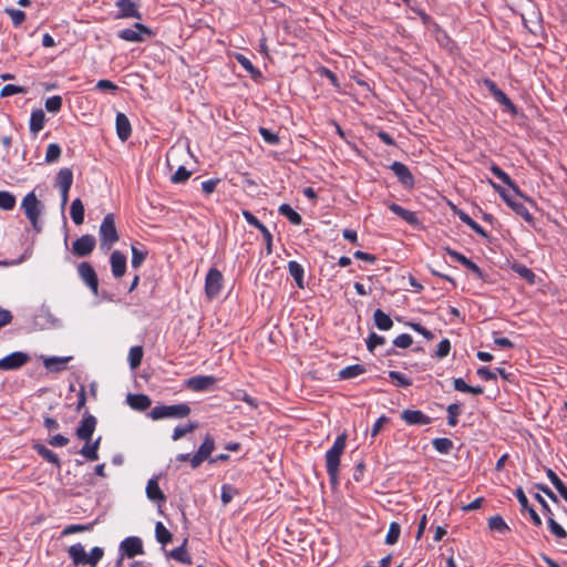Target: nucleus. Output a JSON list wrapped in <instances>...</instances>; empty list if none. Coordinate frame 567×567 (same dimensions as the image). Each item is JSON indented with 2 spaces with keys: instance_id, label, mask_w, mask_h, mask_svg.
I'll return each instance as SVG.
<instances>
[{
  "instance_id": "nucleus-16",
  "label": "nucleus",
  "mask_w": 567,
  "mask_h": 567,
  "mask_svg": "<svg viewBox=\"0 0 567 567\" xmlns=\"http://www.w3.org/2000/svg\"><path fill=\"white\" fill-rule=\"evenodd\" d=\"M445 250L455 261L462 264L470 271H472L476 276V278H478V279H483L484 278L483 270L474 261L468 259L463 254H461V252H458L456 250L451 249L450 247H447Z\"/></svg>"
},
{
  "instance_id": "nucleus-47",
  "label": "nucleus",
  "mask_w": 567,
  "mask_h": 567,
  "mask_svg": "<svg viewBox=\"0 0 567 567\" xmlns=\"http://www.w3.org/2000/svg\"><path fill=\"white\" fill-rule=\"evenodd\" d=\"M196 427H197V424L193 423V422H189L188 424L183 425V426H181V425L176 426L174 429V431H173V434H172L173 441L181 440L186 434L192 433L193 431H195Z\"/></svg>"
},
{
  "instance_id": "nucleus-63",
  "label": "nucleus",
  "mask_w": 567,
  "mask_h": 567,
  "mask_svg": "<svg viewBox=\"0 0 567 567\" xmlns=\"http://www.w3.org/2000/svg\"><path fill=\"white\" fill-rule=\"evenodd\" d=\"M95 87L100 91H109V92H116L118 90V86L113 83L112 81L110 80H100L97 81Z\"/></svg>"
},
{
  "instance_id": "nucleus-37",
  "label": "nucleus",
  "mask_w": 567,
  "mask_h": 567,
  "mask_svg": "<svg viewBox=\"0 0 567 567\" xmlns=\"http://www.w3.org/2000/svg\"><path fill=\"white\" fill-rule=\"evenodd\" d=\"M488 527L491 530L497 532L499 534H506L511 530L506 522L501 515H494L488 518Z\"/></svg>"
},
{
  "instance_id": "nucleus-61",
  "label": "nucleus",
  "mask_w": 567,
  "mask_h": 567,
  "mask_svg": "<svg viewBox=\"0 0 567 567\" xmlns=\"http://www.w3.org/2000/svg\"><path fill=\"white\" fill-rule=\"evenodd\" d=\"M6 13L10 16L16 27L20 25L25 19L24 12L18 9H6Z\"/></svg>"
},
{
  "instance_id": "nucleus-14",
  "label": "nucleus",
  "mask_w": 567,
  "mask_h": 567,
  "mask_svg": "<svg viewBox=\"0 0 567 567\" xmlns=\"http://www.w3.org/2000/svg\"><path fill=\"white\" fill-rule=\"evenodd\" d=\"M390 168L404 187L412 188L414 186V177L405 164L393 162Z\"/></svg>"
},
{
  "instance_id": "nucleus-53",
  "label": "nucleus",
  "mask_w": 567,
  "mask_h": 567,
  "mask_svg": "<svg viewBox=\"0 0 567 567\" xmlns=\"http://www.w3.org/2000/svg\"><path fill=\"white\" fill-rule=\"evenodd\" d=\"M549 530L559 539L567 537V532L554 519V516H548Z\"/></svg>"
},
{
  "instance_id": "nucleus-31",
  "label": "nucleus",
  "mask_w": 567,
  "mask_h": 567,
  "mask_svg": "<svg viewBox=\"0 0 567 567\" xmlns=\"http://www.w3.org/2000/svg\"><path fill=\"white\" fill-rule=\"evenodd\" d=\"M374 324L379 330L388 331L392 328L393 321L389 315L381 309H377L373 313Z\"/></svg>"
},
{
  "instance_id": "nucleus-18",
  "label": "nucleus",
  "mask_w": 567,
  "mask_h": 567,
  "mask_svg": "<svg viewBox=\"0 0 567 567\" xmlns=\"http://www.w3.org/2000/svg\"><path fill=\"white\" fill-rule=\"evenodd\" d=\"M115 6L118 9L117 18H142V14L133 0H117Z\"/></svg>"
},
{
  "instance_id": "nucleus-15",
  "label": "nucleus",
  "mask_w": 567,
  "mask_h": 567,
  "mask_svg": "<svg viewBox=\"0 0 567 567\" xmlns=\"http://www.w3.org/2000/svg\"><path fill=\"white\" fill-rule=\"evenodd\" d=\"M401 419L408 425H427L432 422V419L421 410H403L401 413Z\"/></svg>"
},
{
  "instance_id": "nucleus-55",
  "label": "nucleus",
  "mask_w": 567,
  "mask_h": 567,
  "mask_svg": "<svg viewBox=\"0 0 567 567\" xmlns=\"http://www.w3.org/2000/svg\"><path fill=\"white\" fill-rule=\"evenodd\" d=\"M237 493H238V491L234 486H231L229 484H224L221 486V495H220L223 504L227 505L228 503H230Z\"/></svg>"
},
{
  "instance_id": "nucleus-21",
  "label": "nucleus",
  "mask_w": 567,
  "mask_h": 567,
  "mask_svg": "<svg viewBox=\"0 0 567 567\" xmlns=\"http://www.w3.org/2000/svg\"><path fill=\"white\" fill-rule=\"evenodd\" d=\"M110 262L112 275L115 278H121L126 271V256L118 250H114L111 254Z\"/></svg>"
},
{
  "instance_id": "nucleus-46",
  "label": "nucleus",
  "mask_w": 567,
  "mask_h": 567,
  "mask_svg": "<svg viewBox=\"0 0 567 567\" xmlns=\"http://www.w3.org/2000/svg\"><path fill=\"white\" fill-rule=\"evenodd\" d=\"M132 267L137 269L145 261L147 251L138 249L135 245H132Z\"/></svg>"
},
{
  "instance_id": "nucleus-39",
  "label": "nucleus",
  "mask_w": 567,
  "mask_h": 567,
  "mask_svg": "<svg viewBox=\"0 0 567 567\" xmlns=\"http://www.w3.org/2000/svg\"><path fill=\"white\" fill-rule=\"evenodd\" d=\"M100 441H101V439L99 437L92 444H89V442H86V444L82 447L80 453L84 457H86L89 461H96L99 458L97 450H99Z\"/></svg>"
},
{
  "instance_id": "nucleus-58",
  "label": "nucleus",
  "mask_w": 567,
  "mask_h": 567,
  "mask_svg": "<svg viewBox=\"0 0 567 567\" xmlns=\"http://www.w3.org/2000/svg\"><path fill=\"white\" fill-rule=\"evenodd\" d=\"M385 343V338L382 336H379L374 332H371L367 340V348L369 351H373L375 347L382 346Z\"/></svg>"
},
{
  "instance_id": "nucleus-52",
  "label": "nucleus",
  "mask_w": 567,
  "mask_h": 567,
  "mask_svg": "<svg viewBox=\"0 0 567 567\" xmlns=\"http://www.w3.org/2000/svg\"><path fill=\"white\" fill-rule=\"evenodd\" d=\"M190 171H188L185 166H179L177 171L172 175L171 182L173 184L185 183L190 177Z\"/></svg>"
},
{
  "instance_id": "nucleus-6",
  "label": "nucleus",
  "mask_w": 567,
  "mask_h": 567,
  "mask_svg": "<svg viewBox=\"0 0 567 567\" xmlns=\"http://www.w3.org/2000/svg\"><path fill=\"white\" fill-rule=\"evenodd\" d=\"M484 86L489 91L492 96L496 102L503 105L511 114H517L516 105L511 101V99L496 85L494 81L491 79L483 80Z\"/></svg>"
},
{
  "instance_id": "nucleus-5",
  "label": "nucleus",
  "mask_w": 567,
  "mask_h": 567,
  "mask_svg": "<svg viewBox=\"0 0 567 567\" xmlns=\"http://www.w3.org/2000/svg\"><path fill=\"white\" fill-rule=\"evenodd\" d=\"M154 32L148 27L136 22L134 28L122 29L117 32V37L124 41L140 43L145 40V37H153Z\"/></svg>"
},
{
  "instance_id": "nucleus-22",
  "label": "nucleus",
  "mask_w": 567,
  "mask_h": 567,
  "mask_svg": "<svg viewBox=\"0 0 567 567\" xmlns=\"http://www.w3.org/2000/svg\"><path fill=\"white\" fill-rule=\"evenodd\" d=\"M385 205L393 214L399 216L401 219L406 221L409 225L417 226L420 224V220L414 212L408 210L395 203H385Z\"/></svg>"
},
{
  "instance_id": "nucleus-35",
  "label": "nucleus",
  "mask_w": 567,
  "mask_h": 567,
  "mask_svg": "<svg viewBox=\"0 0 567 567\" xmlns=\"http://www.w3.org/2000/svg\"><path fill=\"white\" fill-rule=\"evenodd\" d=\"M279 214L285 216L292 225L299 226L302 223V217L289 204H282L278 209Z\"/></svg>"
},
{
  "instance_id": "nucleus-2",
  "label": "nucleus",
  "mask_w": 567,
  "mask_h": 567,
  "mask_svg": "<svg viewBox=\"0 0 567 567\" xmlns=\"http://www.w3.org/2000/svg\"><path fill=\"white\" fill-rule=\"evenodd\" d=\"M190 414V406L187 403H179L173 405H156L151 411V416L154 420L166 417L182 419Z\"/></svg>"
},
{
  "instance_id": "nucleus-23",
  "label": "nucleus",
  "mask_w": 567,
  "mask_h": 567,
  "mask_svg": "<svg viewBox=\"0 0 567 567\" xmlns=\"http://www.w3.org/2000/svg\"><path fill=\"white\" fill-rule=\"evenodd\" d=\"M116 134L122 142L130 138L132 126L128 117L124 113H117L115 118Z\"/></svg>"
},
{
  "instance_id": "nucleus-41",
  "label": "nucleus",
  "mask_w": 567,
  "mask_h": 567,
  "mask_svg": "<svg viewBox=\"0 0 567 567\" xmlns=\"http://www.w3.org/2000/svg\"><path fill=\"white\" fill-rule=\"evenodd\" d=\"M143 359V348L141 346H135L130 349L128 352V362L132 369H136L141 365Z\"/></svg>"
},
{
  "instance_id": "nucleus-45",
  "label": "nucleus",
  "mask_w": 567,
  "mask_h": 567,
  "mask_svg": "<svg viewBox=\"0 0 567 567\" xmlns=\"http://www.w3.org/2000/svg\"><path fill=\"white\" fill-rule=\"evenodd\" d=\"M447 424L455 426L458 423V415L461 414V404L452 403L447 406Z\"/></svg>"
},
{
  "instance_id": "nucleus-40",
  "label": "nucleus",
  "mask_w": 567,
  "mask_h": 567,
  "mask_svg": "<svg viewBox=\"0 0 567 567\" xmlns=\"http://www.w3.org/2000/svg\"><path fill=\"white\" fill-rule=\"evenodd\" d=\"M432 445L441 454H449L453 449V442L447 437H436L432 441Z\"/></svg>"
},
{
  "instance_id": "nucleus-56",
  "label": "nucleus",
  "mask_w": 567,
  "mask_h": 567,
  "mask_svg": "<svg viewBox=\"0 0 567 567\" xmlns=\"http://www.w3.org/2000/svg\"><path fill=\"white\" fill-rule=\"evenodd\" d=\"M259 133L269 145H278L280 142L279 136L266 127H259Z\"/></svg>"
},
{
  "instance_id": "nucleus-64",
  "label": "nucleus",
  "mask_w": 567,
  "mask_h": 567,
  "mask_svg": "<svg viewBox=\"0 0 567 567\" xmlns=\"http://www.w3.org/2000/svg\"><path fill=\"white\" fill-rule=\"evenodd\" d=\"M220 183L219 178H212L202 183V189L206 195H210L215 192L217 185Z\"/></svg>"
},
{
  "instance_id": "nucleus-12",
  "label": "nucleus",
  "mask_w": 567,
  "mask_h": 567,
  "mask_svg": "<svg viewBox=\"0 0 567 567\" xmlns=\"http://www.w3.org/2000/svg\"><path fill=\"white\" fill-rule=\"evenodd\" d=\"M30 361V357L24 352H13L0 359V370H16Z\"/></svg>"
},
{
  "instance_id": "nucleus-62",
  "label": "nucleus",
  "mask_w": 567,
  "mask_h": 567,
  "mask_svg": "<svg viewBox=\"0 0 567 567\" xmlns=\"http://www.w3.org/2000/svg\"><path fill=\"white\" fill-rule=\"evenodd\" d=\"M243 216L250 226H254L258 230L264 228L265 225L251 212L244 209Z\"/></svg>"
},
{
  "instance_id": "nucleus-42",
  "label": "nucleus",
  "mask_w": 567,
  "mask_h": 567,
  "mask_svg": "<svg viewBox=\"0 0 567 567\" xmlns=\"http://www.w3.org/2000/svg\"><path fill=\"white\" fill-rule=\"evenodd\" d=\"M62 97L60 95H53L45 100L44 107L49 113L56 114L62 109Z\"/></svg>"
},
{
  "instance_id": "nucleus-48",
  "label": "nucleus",
  "mask_w": 567,
  "mask_h": 567,
  "mask_svg": "<svg viewBox=\"0 0 567 567\" xmlns=\"http://www.w3.org/2000/svg\"><path fill=\"white\" fill-rule=\"evenodd\" d=\"M171 556L175 560L181 561L183 564H186V565H190L192 564V558H190L189 554L187 553V550L185 549L184 545L174 548L171 551Z\"/></svg>"
},
{
  "instance_id": "nucleus-7",
  "label": "nucleus",
  "mask_w": 567,
  "mask_h": 567,
  "mask_svg": "<svg viewBox=\"0 0 567 567\" xmlns=\"http://www.w3.org/2000/svg\"><path fill=\"white\" fill-rule=\"evenodd\" d=\"M215 450V440L212 435L207 434L203 443L199 445L197 452L192 456V468H198L206 460L209 461L212 453Z\"/></svg>"
},
{
  "instance_id": "nucleus-20",
  "label": "nucleus",
  "mask_w": 567,
  "mask_h": 567,
  "mask_svg": "<svg viewBox=\"0 0 567 567\" xmlns=\"http://www.w3.org/2000/svg\"><path fill=\"white\" fill-rule=\"evenodd\" d=\"M43 364L49 372H61L66 370L72 357H41Z\"/></svg>"
},
{
  "instance_id": "nucleus-36",
  "label": "nucleus",
  "mask_w": 567,
  "mask_h": 567,
  "mask_svg": "<svg viewBox=\"0 0 567 567\" xmlns=\"http://www.w3.org/2000/svg\"><path fill=\"white\" fill-rule=\"evenodd\" d=\"M236 61L251 75L252 79L261 76V72L251 63V61L244 54H236Z\"/></svg>"
},
{
  "instance_id": "nucleus-44",
  "label": "nucleus",
  "mask_w": 567,
  "mask_h": 567,
  "mask_svg": "<svg viewBox=\"0 0 567 567\" xmlns=\"http://www.w3.org/2000/svg\"><path fill=\"white\" fill-rule=\"evenodd\" d=\"M400 534H401L400 524L396 522H392L389 526V530L385 536V544L394 545L399 540Z\"/></svg>"
},
{
  "instance_id": "nucleus-24",
  "label": "nucleus",
  "mask_w": 567,
  "mask_h": 567,
  "mask_svg": "<svg viewBox=\"0 0 567 567\" xmlns=\"http://www.w3.org/2000/svg\"><path fill=\"white\" fill-rule=\"evenodd\" d=\"M21 209H23L31 225L35 228V190H31L25 195L21 203Z\"/></svg>"
},
{
  "instance_id": "nucleus-8",
  "label": "nucleus",
  "mask_w": 567,
  "mask_h": 567,
  "mask_svg": "<svg viewBox=\"0 0 567 567\" xmlns=\"http://www.w3.org/2000/svg\"><path fill=\"white\" fill-rule=\"evenodd\" d=\"M493 188L499 194V196L503 198V200L520 217H523L525 220L530 221L533 219L532 214L529 213L528 208L523 204L515 202L511 196L506 194L504 188H502L499 185L494 183L493 181H489Z\"/></svg>"
},
{
  "instance_id": "nucleus-27",
  "label": "nucleus",
  "mask_w": 567,
  "mask_h": 567,
  "mask_svg": "<svg viewBox=\"0 0 567 567\" xmlns=\"http://www.w3.org/2000/svg\"><path fill=\"white\" fill-rule=\"evenodd\" d=\"M288 271L296 281L297 287L299 289H305V269L302 265L296 260H290L288 262Z\"/></svg>"
},
{
  "instance_id": "nucleus-54",
  "label": "nucleus",
  "mask_w": 567,
  "mask_h": 567,
  "mask_svg": "<svg viewBox=\"0 0 567 567\" xmlns=\"http://www.w3.org/2000/svg\"><path fill=\"white\" fill-rule=\"evenodd\" d=\"M61 156V147L56 143H52L48 146L47 153H45V162L47 163H54L59 159Z\"/></svg>"
},
{
  "instance_id": "nucleus-32",
  "label": "nucleus",
  "mask_w": 567,
  "mask_h": 567,
  "mask_svg": "<svg viewBox=\"0 0 567 567\" xmlns=\"http://www.w3.org/2000/svg\"><path fill=\"white\" fill-rule=\"evenodd\" d=\"M70 216L75 225H82L84 221V205L80 198H75L70 207Z\"/></svg>"
},
{
  "instance_id": "nucleus-51",
  "label": "nucleus",
  "mask_w": 567,
  "mask_h": 567,
  "mask_svg": "<svg viewBox=\"0 0 567 567\" xmlns=\"http://www.w3.org/2000/svg\"><path fill=\"white\" fill-rule=\"evenodd\" d=\"M38 454H40L44 460H47L48 462L54 464L58 468H60V466H61L60 458L51 450L47 449L45 446L38 445Z\"/></svg>"
},
{
  "instance_id": "nucleus-50",
  "label": "nucleus",
  "mask_w": 567,
  "mask_h": 567,
  "mask_svg": "<svg viewBox=\"0 0 567 567\" xmlns=\"http://www.w3.org/2000/svg\"><path fill=\"white\" fill-rule=\"evenodd\" d=\"M233 398L235 400H239V401L247 403L252 409L258 408V400L252 398L245 390H236V392L233 393Z\"/></svg>"
},
{
  "instance_id": "nucleus-29",
  "label": "nucleus",
  "mask_w": 567,
  "mask_h": 567,
  "mask_svg": "<svg viewBox=\"0 0 567 567\" xmlns=\"http://www.w3.org/2000/svg\"><path fill=\"white\" fill-rule=\"evenodd\" d=\"M127 403L134 410L144 411L151 406L152 401L146 394H128Z\"/></svg>"
},
{
  "instance_id": "nucleus-9",
  "label": "nucleus",
  "mask_w": 567,
  "mask_h": 567,
  "mask_svg": "<svg viewBox=\"0 0 567 567\" xmlns=\"http://www.w3.org/2000/svg\"><path fill=\"white\" fill-rule=\"evenodd\" d=\"M78 274L82 281L96 296L99 292V278L91 264L83 261L78 266Z\"/></svg>"
},
{
  "instance_id": "nucleus-13",
  "label": "nucleus",
  "mask_w": 567,
  "mask_h": 567,
  "mask_svg": "<svg viewBox=\"0 0 567 567\" xmlns=\"http://www.w3.org/2000/svg\"><path fill=\"white\" fill-rule=\"evenodd\" d=\"M120 550L122 556L127 558H134L137 555H142L144 554L142 539L135 536L127 537L121 543Z\"/></svg>"
},
{
  "instance_id": "nucleus-43",
  "label": "nucleus",
  "mask_w": 567,
  "mask_h": 567,
  "mask_svg": "<svg viewBox=\"0 0 567 567\" xmlns=\"http://www.w3.org/2000/svg\"><path fill=\"white\" fill-rule=\"evenodd\" d=\"M16 206V197L7 190H0V208L3 210H11Z\"/></svg>"
},
{
  "instance_id": "nucleus-3",
  "label": "nucleus",
  "mask_w": 567,
  "mask_h": 567,
  "mask_svg": "<svg viewBox=\"0 0 567 567\" xmlns=\"http://www.w3.org/2000/svg\"><path fill=\"white\" fill-rule=\"evenodd\" d=\"M100 240L101 246L111 248L118 240V233L115 225V217L112 213L104 216L101 225H100Z\"/></svg>"
},
{
  "instance_id": "nucleus-10",
  "label": "nucleus",
  "mask_w": 567,
  "mask_h": 567,
  "mask_svg": "<svg viewBox=\"0 0 567 567\" xmlns=\"http://www.w3.org/2000/svg\"><path fill=\"white\" fill-rule=\"evenodd\" d=\"M217 382L214 375H195L185 381V386L194 392L212 390Z\"/></svg>"
},
{
  "instance_id": "nucleus-57",
  "label": "nucleus",
  "mask_w": 567,
  "mask_h": 567,
  "mask_svg": "<svg viewBox=\"0 0 567 567\" xmlns=\"http://www.w3.org/2000/svg\"><path fill=\"white\" fill-rule=\"evenodd\" d=\"M104 550L101 547H93L90 555L86 556V559L89 560L86 565H90L92 567L96 566L97 563L103 558Z\"/></svg>"
},
{
  "instance_id": "nucleus-26",
  "label": "nucleus",
  "mask_w": 567,
  "mask_h": 567,
  "mask_svg": "<svg viewBox=\"0 0 567 567\" xmlns=\"http://www.w3.org/2000/svg\"><path fill=\"white\" fill-rule=\"evenodd\" d=\"M68 553L69 557L72 559L75 566H84L89 561L86 559L87 554L84 549V546L80 543L70 546Z\"/></svg>"
},
{
  "instance_id": "nucleus-28",
  "label": "nucleus",
  "mask_w": 567,
  "mask_h": 567,
  "mask_svg": "<svg viewBox=\"0 0 567 567\" xmlns=\"http://www.w3.org/2000/svg\"><path fill=\"white\" fill-rule=\"evenodd\" d=\"M146 495L153 502L164 503L166 501L165 494L159 488V485H158V482L156 478H151L147 482Z\"/></svg>"
},
{
  "instance_id": "nucleus-34",
  "label": "nucleus",
  "mask_w": 567,
  "mask_h": 567,
  "mask_svg": "<svg viewBox=\"0 0 567 567\" xmlns=\"http://www.w3.org/2000/svg\"><path fill=\"white\" fill-rule=\"evenodd\" d=\"M512 270L516 272L520 278L526 280L529 285H534L536 280L535 272L523 264L514 262L511 266Z\"/></svg>"
},
{
  "instance_id": "nucleus-17",
  "label": "nucleus",
  "mask_w": 567,
  "mask_h": 567,
  "mask_svg": "<svg viewBox=\"0 0 567 567\" xmlns=\"http://www.w3.org/2000/svg\"><path fill=\"white\" fill-rule=\"evenodd\" d=\"M515 496L520 505V511L527 512L529 514V517L535 526H542V519L539 515L536 513V511L529 505L528 498L525 495L522 487H517L515 489Z\"/></svg>"
},
{
  "instance_id": "nucleus-1",
  "label": "nucleus",
  "mask_w": 567,
  "mask_h": 567,
  "mask_svg": "<svg viewBox=\"0 0 567 567\" xmlns=\"http://www.w3.org/2000/svg\"><path fill=\"white\" fill-rule=\"evenodd\" d=\"M347 435L344 433L337 436L332 446L326 452V467L330 484L333 488L339 485V467L341 455L344 452Z\"/></svg>"
},
{
  "instance_id": "nucleus-11",
  "label": "nucleus",
  "mask_w": 567,
  "mask_h": 567,
  "mask_svg": "<svg viewBox=\"0 0 567 567\" xmlns=\"http://www.w3.org/2000/svg\"><path fill=\"white\" fill-rule=\"evenodd\" d=\"M95 245L94 236L83 235L73 243L72 252L76 257H86L94 250Z\"/></svg>"
},
{
  "instance_id": "nucleus-19",
  "label": "nucleus",
  "mask_w": 567,
  "mask_h": 567,
  "mask_svg": "<svg viewBox=\"0 0 567 567\" xmlns=\"http://www.w3.org/2000/svg\"><path fill=\"white\" fill-rule=\"evenodd\" d=\"M96 426V419L93 415L85 416L80 426L76 429V436L80 440H84L86 442L91 441V437L93 435V432Z\"/></svg>"
},
{
  "instance_id": "nucleus-33",
  "label": "nucleus",
  "mask_w": 567,
  "mask_h": 567,
  "mask_svg": "<svg viewBox=\"0 0 567 567\" xmlns=\"http://www.w3.org/2000/svg\"><path fill=\"white\" fill-rule=\"evenodd\" d=\"M367 371L362 364L348 365L341 369L338 373L340 380H349L363 374Z\"/></svg>"
},
{
  "instance_id": "nucleus-4",
  "label": "nucleus",
  "mask_w": 567,
  "mask_h": 567,
  "mask_svg": "<svg viewBox=\"0 0 567 567\" xmlns=\"http://www.w3.org/2000/svg\"><path fill=\"white\" fill-rule=\"evenodd\" d=\"M224 286L223 274L217 268H210L205 278V295L207 299L217 298Z\"/></svg>"
},
{
  "instance_id": "nucleus-38",
  "label": "nucleus",
  "mask_w": 567,
  "mask_h": 567,
  "mask_svg": "<svg viewBox=\"0 0 567 567\" xmlns=\"http://www.w3.org/2000/svg\"><path fill=\"white\" fill-rule=\"evenodd\" d=\"M155 537L158 543L166 545L172 542V533L164 526L162 522H157L155 525Z\"/></svg>"
},
{
  "instance_id": "nucleus-25",
  "label": "nucleus",
  "mask_w": 567,
  "mask_h": 567,
  "mask_svg": "<svg viewBox=\"0 0 567 567\" xmlns=\"http://www.w3.org/2000/svg\"><path fill=\"white\" fill-rule=\"evenodd\" d=\"M492 174L501 179L504 184H506L508 187L513 189V192L518 195L519 197H525L523 193L520 192L519 187L515 184V182L511 178V176L504 172L498 165L493 164L491 166Z\"/></svg>"
},
{
  "instance_id": "nucleus-59",
  "label": "nucleus",
  "mask_w": 567,
  "mask_h": 567,
  "mask_svg": "<svg viewBox=\"0 0 567 567\" xmlns=\"http://www.w3.org/2000/svg\"><path fill=\"white\" fill-rule=\"evenodd\" d=\"M413 343V339L408 333L399 334L394 340L393 344L398 348L406 349Z\"/></svg>"
},
{
  "instance_id": "nucleus-60",
  "label": "nucleus",
  "mask_w": 567,
  "mask_h": 567,
  "mask_svg": "<svg viewBox=\"0 0 567 567\" xmlns=\"http://www.w3.org/2000/svg\"><path fill=\"white\" fill-rule=\"evenodd\" d=\"M450 350H451V342H450V340L449 339H443L437 344V349H436L435 355L439 359H443V358L449 355Z\"/></svg>"
},
{
  "instance_id": "nucleus-30",
  "label": "nucleus",
  "mask_w": 567,
  "mask_h": 567,
  "mask_svg": "<svg viewBox=\"0 0 567 567\" xmlns=\"http://www.w3.org/2000/svg\"><path fill=\"white\" fill-rule=\"evenodd\" d=\"M73 183V173L70 168H61L56 176V186L60 190H70Z\"/></svg>"
},
{
  "instance_id": "nucleus-49",
  "label": "nucleus",
  "mask_w": 567,
  "mask_h": 567,
  "mask_svg": "<svg viewBox=\"0 0 567 567\" xmlns=\"http://www.w3.org/2000/svg\"><path fill=\"white\" fill-rule=\"evenodd\" d=\"M389 378L394 381L398 386L408 388L412 385V380L402 372L389 371Z\"/></svg>"
}]
</instances>
